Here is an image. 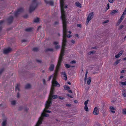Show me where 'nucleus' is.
Segmentation results:
<instances>
[{
  "label": "nucleus",
  "mask_w": 126,
  "mask_h": 126,
  "mask_svg": "<svg viewBox=\"0 0 126 126\" xmlns=\"http://www.w3.org/2000/svg\"><path fill=\"white\" fill-rule=\"evenodd\" d=\"M75 36H77V37H79V35L77 34H75Z\"/></svg>",
  "instance_id": "nucleus-63"
},
{
  "label": "nucleus",
  "mask_w": 126,
  "mask_h": 126,
  "mask_svg": "<svg viewBox=\"0 0 126 126\" xmlns=\"http://www.w3.org/2000/svg\"><path fill=\"white\" fill-rule=\"evenodd\" d=\"M57 95H52V96H51V97L52 98H52L53 99H55L57 98Z\"/></svg>",
  "instance_id": "nucleus-30"
},
{
  "label": "nucleus",
  "mask_w": 126,
  "mask_h": 126,
  "mask_svg": "<svg viewBox=\"0 0 126 126\" xmlns=\"http://www.w3.org/2000/svg\"><path fill=\"white\" fill-rule=\"evenodd\" d=\"M62 58H61V57H59L56 69L53 76L54 77L52 81V87H54L55 86H57L58 87H59L60 86L59 84L57 81L55 80V78L57 75V73L59 69V67L61 65V62L62 61Z\"/></svg>",
  "instance_id": "nucleus-3"
},
{
  "label": "nucleus",
  "mask_w": 126,
  "mask_h": 126,
  "mask_svg": "<svg viewBox=\"0 0 126 126\" xmlns=\"http://www.w3.org/2000/svg\"><path fill=\"white\" fill-rule=\"evenodd\" d=\"M120 85L121 86L124 85H126V81L125 82H120Z\"/></svg>",
  "instance_id": "nucleus-20"
},
{
  "label": "nucleus",
  "mask_w": 126,
  "mask_h": 126,
  "mask_svg": "<svg viewBox=\"0 0 126 126\" xmlns=\"http://www.w3.org/2000/svg\"><path fill=\"white\" fill-rule=\"evenodd\" d=\"M13 17L12 16H11L8 19V21L9 22H11L13 20Z\"/></svg>",
  "instance_id": "nucleus-25"
},
{
  "label": "nucleus",
  "mask_w": 126,
  "mask_h": 126,
  "mask_svg": "<svg viewBox=\"0 0 126 126\" xmlns=\"http://www.w3.org/2000/svg\"><path fill=\"white\" fill-rule=\"evenodd\" d=\"M125 72V70H122L121 72V73H124Z\"/></svg>",
  "instance_id": "nucleus-61"
},
{
  "label": "nucleus",
  "mask_w": 126,
  "mask_h": 126,
  "mask_svg": "<svg viewBox=\"0 0 126 126\" xmlns=\"http://www.w3.org/2000/svg\"><path fill=\"white\" fill-rule=\"evenodd\" d=\"M58 98L60 99L63 100L64 99V97L63 96H59Z\"/></svg>",
  "instance_id": "nucleus-39"
},
{
  "label": "nucleus",
  "mask_w": 126,
  "mask_h": 126,
  "mask_svg": "<svg viewBox=\"0 0 126 126\" xmlns=\"http://www.w3.org/2000/svg\"><path fill=\"white\" fill-rule=\"evenodd\" d=\"M54 65L53 64H51L50 65V66L49 67V69L50 71H53L54 68Z\"/></svg>",
  "instance_id": "nucleus-13"
},
{
  "label": "nucleus",
  "mask_w": 126,
  "mask_h": 126,
  "mask_svg": "<svg viewBox=\"0 0 126 126\" xmlns=\"http://www.w3.org/2000/svg\"><path fill=\"white\" fill-rule=\"evenodd\" d=\"M123 60H126V57H125L123 59Z\"/></svg>",
  "instance_id": "nucleus-64"
},
{
  "label": "nucleus",
  "mask_w": 126,
  "mask_h": 126,
  "mask_svg": "<svg viewBox=\"0 0 126 126\" xmlns=\"http://www.w3.org/2000/svg\"><path fill=\"white\" fill-rule=\"evenodd\" d=\"M121 61V59H119V60H117L114 63V65H116L118 64Z\"/></svg>",
  "instance_id": "nucleus-23"
},
{
  "label": "nucleus",
  "mask_w": 126,
  "mask_h": 126,
  "mask_svg": "<svg viewBox=\"0 0 126 126\" xmlns=\"http://www.w3.org/2000/svg\"><path fill=\"white\" fill-rule=\"evenodd\" d=\"M118 12V10H114L112 11L110 13V14L111 15H113L114 14L116 13H117Z\"/></svg>",
  "instance_id": "nucleus-17"
},
{
  "label": "nucleus",
  "mask_w": 126,
  "mask_h": 126,
  "mask_svg": "<svg viewBox=\"0 0 126 126\" xmlns=\"http://www.w3.org/2000/svg\"><path fill=\"white\" fill-rule=\"evenodd\" d=\"M39 0H32L30 5L29 11L30 12L34 11L37 6Z\"/></svg>",
  "instance_id": "nucleus-4"
},
{
  "label": "nucleus",
  "mask_w": 126,
  "mask_h": 126,
  "mask_svg": "<svg viewBox=\"0 0 126 126\" xmlns=\"http://www.w3.org/2000/svg\"><path fill=\"white\" fill-rule=\"evenodd\" d=\"M95 52V51H92L89 52L90 54H94Z\"/></svg>",
  "instance_id": "nucleus-38"
},
{
  "label": "nucleus",
  "mask_w": 126,
  "mask_h": 126,
  "mask_svg": "<svg viewBox=\"0 0 126 126\" xmlns=\"http://www.w3.org/2000/svg\"><path fill=\"white\" fill-rule=\"evenodd\" d=\"M109 22V20H107L106 21H104V22H103V23L104 24H105L108 22Z\"/></svg>",
  "instance_id": "nucleus-47"
},
{
  "label": "nucleus",
  "mask_w": 126,
  "mask_h": 126,
  "mask_svg": "<svg viewBox=\"0 0 126 126\" xmlns=\"http://www.w3.org/2000/svg\"><path fill=\"white\" fill-rule=\"evenodd\" d=\"M71 42L73 44H74L75 43V41L72 40L71 41Z\"/></svg>",
  "instance_id": "nucleus-46"
},
{
  "label": "nucleus",
  "mask_w": 126,
  "mask_h": 126,
  "mask_svg": "<svg viewBox=\"0 0 126 126\" xmlns=\"http://www.w3.org/2000/svg\"><path fill=\"white\" fill-rule=\"evenodd\" d=\"M38 50V48L37 47H35L33 48V50L34 51H36Z\"/></svg>",
  "instance_id": "nucleus-34"
},
{
  "label": "nucleus",
  "mask_w": 126,
  "mask_h": 126,
  "mask_svg": "<svg viewBox=\"0 0 126 126\" xmlns=\"http://www.w3.org/2000/svg\"><path fill=\"white\" fill-rule=\"evenodd\" d=\"M20 95L18 93H17V97L18 98H19L20 97Z\"/></svg>",
  "instance_id": "nucleus-48"
},
{
  "label": "nucleus",
  "mask_w": 126,
  "mask_h": 126,
  "mask_svg": "<svg viewBox=\"0 0 126 126\" xmlns=\"http://www.w3.org/2000/svg\"><path fill=\"white\" fill-rule=\"evenodd\" d=\"M122 112L124 114H126V109H122Z\"/></svg>",
  "instance_id": "nucleus-28"
},
{
  "label": "nucleus",
  "mask_w": 126,
  "mask_h": 126,
  "mask_svg": "<svg viewBox=\"0 0 126 126\" xmlns=\"http://www.w3.org/2000/svg\"><path fill=\"white\" fill-rule=\"evenodd\" d=\"M31 87V85L29 84H27L25 87V88H26L28 89L30 88Z\"/></svg>",
  "instance_id": "nucleus-26"
},
{
  "label": "nucleus",
  "mask_w": 126,
  "mask_h": 126,
  "mask_svg": "<svg viewBox=\"0 0 126 126\" xmlns=\"http://www.w3.org/2000/svg\"><path fill=\"white\" fill-rule=\"evenodd\" d=\"M11 103L12 105L13 106H15L16 104V101L15 100H13L11 101Z\"/></svg>",
  "instance_id": "nucleus-16"
},
{
  "label": "nucleus",
  "mask_w": 126,
  "mask_h": 126,
  "mask_svg": "<svg viewBox=\"0 0 126 126\" xmlns=\"http://www.w3.org/2000/svg\"><path fill=\"white\" fill-rule=\"evenodd\" d=\"M53 76V75H52V76L51 75V76H50L48 80H49L51 79V78L52 77V76Z\"/></svg>",
  "instance_id": "nucleus-53"
},
{
  "label": "nucleus",
  "mask_w": 126,
  "mask_h": 126,
  "mask_svg": "<svg viewBox=\"0 0 126 126\" xmlns=\"http://www.w3.org/2000/svg\"><path fill=\"white\" fill-rule=\"evenodd\" d=\"M60 5L62 14L61 17L62 19L63 25V40L62 46L60 55L59 57L63 58L64 55V48L66 42V38L67 37V34L68 32L71 34V32L70 31H67L66 29V22L65 16V13L64 8H67V5L64 4V0H60Z\"/></svg>",
  "instance_id": "nucleus-1"
},
{
  "label": "nucleus",
  "mask_w": 126,
  "mask_h": 126,
  "mask_svg": "<svg viewBox=\"0 0 126 126\" xmlns=\"http://www.w3.org/2000/svg\"><path fill=\"white\" fill-rule=\"evenodd\" d=\"M39 21V18H37L35 19L34 20V22H38Z\"/></svg>",
  "instance_id": "nucleus-31"
},
{
  "label": "nucleus",
  "mask_w": 126,
  "mask_h": 126,
  "mask_svg": "<svg viewBox=\"0 0 126 126\" xmlns=\"http://www.w3.org/2000/svg\"><path fill=\"white\" fill-rule=\"evenodd\" d=\"M76 63V61L74 60H73L71 61L70 63L71 64L75 63Z\"/></svg>",
  "instance_id": "nucleus-40"
},
{
  "label": "nucleus",
  "mask_w": 126,
  "mask_h": 126,
  "mask_svg": "<svg viewBox=\"0 0 126 126\" xmlns=\"http://www.w3.org/2000/svg\"><path fill=\"white\" fill-rule=\"evenodd\" d=\"M126 14H124V13H123L122 14V15L121 16V17H123V18H124V15Z\"/></svg>",
  "instance_id": "nucleus-51"
},
{
  "label": "nucleus",
  "mask_w": 126,
  "mask_h": 126,
  "mask_svg": "<svg viewBox=\"0 0 126 126\" xmlns=\"http://www.w3.org/2000/svg\"><path fill=\"white\" fill-rule=\"evenodd\" d=\"M75 4L78 7L80 8L81 7V4L78 2H77L75 3Z\"/></svg>",
  "instance_id": "nucleus-22"
},
{
  "label": "nucleus",
  "mask_w": 126,
  "mask_h": 126,
  "mask_svg": "<svg viewBox=\"0 0 126 126\" xmlns=\"http://www.w3.org/2000/svg\"><path fill=\"white\" fill-rule=\"evenodd\" d=\"M4 71V69L2 68L0 70V74H1Z\"/></svg>",
  "instance_id": "nucleus-42"
},
{
  "label": "nucleus",
  "mask_w": 126,
  "mask_h": 126,
  "mask_svg": "<svg viewBox=\"0 0 126 126\" xmlns=\"http://www.w3.org/2000/svg\"><path fill=\"white\" fill-rule=\"evenodd\" d=\"M23 11V9L22 8H19L15 13V15L16 16H17L18 14L22 12Z\"/></svg>",
  "instance_id": "nucleus-9"
},
{
  "label": "nucleus",
  "mask_w": 126,
  "mask_h": 126,
  "mask_svg": "<svg viewBox=\"0 0 126 126\" xmlns=\"http://www.w3.org/2000/svg\"><path fill=\"white\" fill-rule=\"evenodd\" d=\"M65 67L66 68H69L70 67V66L69 64H65Z\"/></svg>",
  "instance_id": "nucleus-35"
},
{
  "label": "nucleus",
  "mask_w": 126,
  "mask_h": 126,
  "mask_svg": "<svg viewBox=\"0 0 126 126\" xmlns=\"http://www.w3.org/2000/svg\"><path fill=\"white\" fill-rule=\"evenodd\" d=\"M62 75L63 78L65 80H67V77L65 71L64 70L61 73Z\"/></svg>",
  "instance_id": "nucleus-8"
},
{
  "label": "nucleus",
  "mask_w": 126,
  "mask_h": 126,
  "mask_svg": "<svg viewBox=\"0 0 126 126\" xmlns=\"http://www.w3.org/2000/svg\"><path fill=\"white\" fill-rule=\"evenodd\" d=\"M72 36V35H70V34L68 35L67 36V37L69 38L70 37H71Z\"/></svg>",
  "instance_id": "nucleus-54"
},
{
  "label": "nucleus",
  "mask_w": 126,
  "mask_h": 126,
  "mask_svg": "<svg viewBox=\"0 0 126 126\" xmlns=\"http://www.w3.org/2000/svg\"><path fill=\"white\" fill-rule=\"evenodd\" d=\"M66 106L68 107H70L71 106V104H66Z\"/></svg>",
  "instance_id": "nucleus-49"
},
{
  "label": "nucleus",
  "mask_w": 126,
  "mask_h": 126,
  "mask_svg": "<svg viewBox=\"0 0 126 126\" xmlns=\"http://www.w3.org/2000/svg\"><path fill=\"white\" fill-rule=\"evenodd\" d=\"M121 22L118 20V21L117 22L116 24V26H118Z\"/></svg>",
  "instance_id": "nucleus-37"
},
{
  "label": "nucleus",
  "mask_w": 126,
  "mask_h": 126,
  "mask_svg": "<svg viewBox=\"0 0 126 126\" xmlns=\"http://www.w3.org/2000/svg\"><path fill=\"white\" fill-rule=\"evenodd\" d=\"M51 104V101H46L45 104V107L44 109L43 112L42 113L41 117L39 118V120L37 122L35 126H39L42 123L43 120L44 119V117H48L49 116V114L46 113H50L51 111L47 110V109L50 106Z\"/></svg>",
  "instance_id": "nucleus-2"
},
{
  "label": "nucleus",
  "mask_w": 126,
  "mask_h": 126,
  "mask_svg": "<svg viewBox=\"0 0 126 126\" xmlns=\"http://www.w3.org/2000/svg\"><path fill=\"white\" fill-rule=\"evenodd\" d=\"M7 123L6 120H3L2 123V126H6Z\"/></svg>",
  "instance_id": "nucleus-18"
},
{
  "label": "nucleus",
  "mask_w": 126,
  "mask_h": 126,
  "mask_svg": "<svg viewBox=\"0 0 126 126\" xmlns=\"http://www.w3.org/2000/svg\"><path fill=\"white\" fill-rule=\"evenodd\" d=\"M31 29L30 28H28L26 29V30L27 31H30L31 30Z\"/></svg>",
  "instance_id": "nucleus-43"
},
{
  "label": "nucleus",
  "mask_w": 126,
  "mask_h": 126,
  "mask_svg": "<svg viewBox=\"0 0 126 126\" xmlns=\"http://www.w3.org/2000/svg\"><path fill=\"white\" fill-rule=\"evenodd\" d=\"M122 94L124 97L126 96V90H124L123 91Z\"/></svg>",
  "instance_id": "nucleus-24"
},
{
  "label": "nucleus",
  "mask_w": 126,
  "mask_h": 126,
  "mask_svg": "<svg viewBox=\"0 0 126 126\" xmlns=\"http://www.w3.org/2000/svg\"><path fill=\"white\" fill-rule=\"evenodd\" d=\"M124 26L123 25H120L119 27L118 30H121V29H122V28H123Z\"/></svg>",
  "instance_id": "nucleus-36"
},
{
  "label": "nucleus",
  "mask_w": 126,
  "mask_h": 126,
  "mask_svg": "<svg viewBox=\"0 0 126 126\" xmlns=\"http://www.w3.org/2000/svg\"><path fill=\"white\" fill-rule=\"evenodd\" d=\"M27 41L25 40H22V43L24 42H27Z\"/></svg>",
  "instance_id": "nucleus-55"
},
{
  "label": "nucleus",
  "mask_w": 126,
  "mask_h": 126,
  "mask_svg": "<svg viewBox=\"0 0 126 126\" xmlns=\"http://www.w3.org/2000/svg\"><path fill=\"white\" fill-rule=\"evenodd\" d=\"M111 3H112L115 1V0H108Z\"/></svg>",
  "instance_id": "nucleus-41"
},
{
  "label": "nucleus",
  "mask_w": 126,
  "mask_h": 126,
  "mask_svg": "<svg viewBox=\"0 0 126 126\" xmlns=\"http://www.w3.org/2000/svg\"><path fill=\"white\" fill-rule=\"evenodd\" d=\"M93 113L94 115H97L99 114V109L97 107L94 108Z\"/></svg>",
  "instance_id": "nucleus-7"
},
{
  "label": "nucleus",
  "mask_w": 126,
  "mask_h": 126,
  "mask_svg": "<svg viewBox=\"0 0 126 126\" xmlns=\"http://www.w3.org/2000/svg\"><path fill=\"white\" fill-rule=\"evenodd\" d=\"M123 52V50L120 51L118 54L115 56V57L116 58H118L122 55Z\"/></svg>",
  "instance_id": "nucleus-14"
},
{
  "label": "nucleus",
  "mask_w": 126,
  "mask_h": 126,
  "mask_svg": "<svg viewBox=\"0 0 126 126\" xmlns=\"http://www.w3.org/2000/svg\"><path fill=\"white\" fill-rule=\"evenodd\" d=\"M67 96H69V97H71V98H72V96L71 95H70L69 94H67Z\"/></svg>",
  "instance_id": "nucleus-56"
},
{
  "label": "nucleus",
  "mask_w": 126,
  "mask_h": 126,
  "mask_svg": "<svg viewBox=\"0 0 126 126\" xmlns=\"http://www.w3.org/2000/svg\"><path fill=\"white\" fill-rule=\"evenodd\" d=\"M3 22V21H0V25H1Z\"/></svg>",
  "instance_id": "nucleus-58"
},
{
  "label": "nucleus",
  "mask_w": 126,
  "mask_h": 126,
  "mask_svg": "<svg viewBox=\"0 0 126 126\" xmlns=\"http://www.w3.org/2000/svg\"><path fill=\"white\" fill-rule=\"evenodd\" d=\"M16 90H18L19 91V86L18 85H17L16 87Z\"/></svg>",
  "instance_id": "nucleus-32"
},
{
  "label": "nucleus",
  "mask_w": 126,
  "mask_h": 126,
  "mask_svg": "<svg viewBox=\"0 0 126 126\" xmlns=\"http://www.w3.org/2000/svg\"><path fill=\"white\" fill-rule=\"evenodd\" d=\"M12 51V49L10 48H9L4 50L3 51V53L4 54H7L10 52Z\"/></svg>",
  "instance_id": "nucleus-10"
},
{
  "label": "nucleus",
  "mask_w": 126,
  "mask_h": 126,
  "mask_svg": "<svg viewBox=\"0 0 126 126\" xmlns=\"http://www.w3.org/2000/svg\"><path fill=\"white\" fill-rule=\"evenodd\" d=\"M44 1L47 4H48L50 5L51 6L54 3L53 1L52 0H50L49 1H47V0H44Z\"/></svg>",
  "instance_id": "nucleus-12"
},
{
  "label": "nucleus",
  "mask_w": 126,
  "mask_h": 126,
  "mask_svg": "<svg viewBox=\"0 0 126 126\" xmlns=\"http://www.w3.org/2000/svg\"><path fill=\"white\" fill-rule=\"evenodd\" d=\"M84 109V110L86 111H88L89 110L87 106H85Z\"/></svg>",
  "instance_id": "nucleus-27"
},
{
  "label": "nucleus",
  "mask_w": 126,
  "mask_h": 126,
  "mask_svg": "<svg viewBox=\"0 0 126 126\" xmlns=\"http://www.w3.org/2000/svg\"><path fill=\"white\" fill-rule=\"evenodd\" d=\"M88 73V71H86V74H85V78H84V81L85 83H86V80L87 79V76Z\"/></svg>",
  "instance_id": "nucleus-19"
},
{
  "label": "nucleus",
  "mask_w": 126,
  "mask_h": 126,
  "mask_svg": "<svg viewBox=\"0 0 126 126\" xmlns=\"http://www.w3.org/2000/svg\"><path fill=\"white\" fill-rule=\"evenodd\" d=\"M94 13L93 12H91L89 14L87 19L86 23L87 24L93 18L94 16Z\"/></svg>",
  "instance_id": "nucleus-5"
},
{
  "label": "nucleus",
  "mask_w": 126,
  "mask_h": 126,
  "mask_svg": "<svg viewBox=\"0 0 126 126\" xmlns=\"http://www.w3.org/2000/svg\"><path fill=\"white\" fill-rule=\"evenodd\" d=\"M109 7H110L109 4V3H108L107 5V7H108V8L107 9V10H108L109 9Z\"/></svg>",
  "instance_id": "nucleus-52"
},
{
  "label": "nucleus",
  "mask_w": 126,
  "mask_h": 126,
  "mask_svg": "<svg viewBox=\"0 0 126 126\" xmlns=\"http://www.w3.org/2000/svg\"><path fill=\"white\" fill-rule=\"evenodd\" d=\"M37 61L38 63H41V61L38 60H37Z\"/></svg>",
  "instance_id": "nucleus-59"
},
{
  "label": "nucleus",
  "mask_w": 126,
  "mask_h": 126,
  "mask_svg": "<svg viewBox=\"0 0 126 126\" xmlns=\"http://www.w3.org/2000/svg\"><path fill=\"white\" fill-rule=\"evenodd\" d=\"M64 88L65 90H69L70 89V87L67 85H65L64 86Z\"/></svg>",
  "instance_id": "nucleus-29"
},
{
  "label": "nucleus",
  "mask_w": 126,
  "mask_h": 126,
  "mask_svg": "<svg viewBox=\"0 0 126 126\" xmlns=\"http://www.w3.org/2000/svg\"><path fill=\"white\" fill-rule=\"evenodd\" d=\"M54 87H52L51 89V91L50 92V95L49 97L48 100L47 101H51L52 100V98L51 97V96H52L53 94H54Z\"/></svg>",
  "instance_id": "nucleus-6"
},
{
  "label": "nucleus",
  "mask_w": 126,
  "mask_h": 126,
  "mask_svg": "<svg viewBox=\"0 0 126 126\" xmlns=\"http://www.w3.org/2000/svg\"><path fill=\"white\" fill-rule=\"evenodd\" d=\"M88 100H87L85 101L84 103V104L85 105V106H87V104H88Z\"/></svg>",
  "instance_id": "nucleus-33"
},
{
  "label": "nucleus",
  "mask_w": 126,
  "mask_h": 126,
  "mask_svg": "<svg viewBox=\"0 0 126 126\" xmlns=\"http://www.w3.org/2000/svg\"><path fill=\"white\" fill-rule=\"evenodd\" d=\"M124 77V76H121L120 77V79H122Z\"/></svg>",
  "instance_id": "nucleus-60"
},
{
  "label": "nucleus",
  "mask_w": 126,
  "mask_h": 126,
  "mask_svg": "<svg viewBox=\"0 0 126 126\" xmlns=\"http://www.w3.org/2000/svg\"><path fill=\"white\" fill-rule=\"evenodd\" d=\"M87 80L88 84L89 85L90 84L91 82V78L90 77H89Z\"/></svg>",
  "instance_id": "nucleus-21"
},
{
  "label": "nucleus",
  "mask_w": 126,
  "mask_h": 126,
  "mask_svg": "<svg viewBox=\"0 0 126 126\" xmlns=\"http://www.w3.org/2000/svg\"><path fill=\"white\" fill-rule=\"evenodd\" d=\"M43 82L44 84H45V79H43Z\"/></svg>",
  "instance_id": "nucleus-57"
},
{
  "label": "nucleus",
  "mask_w": 126,
  "mask_h": 126,
  "mask_svg": "<svg viewBox=\"0 0 126 126\" xmlns=\"http://www.w3.org/2000/svg\"><path fill=\"white\" fill-rule=\"evenodd\" d=\"M124 18H123V17H121L120 18V19L119 20V21L121 22L122 21Z\"/></svg>",
  "instance_id": "nucleus-44"
},
{
  "label": "nucleus",
  "mask_w": 126,
  "mask_h": 126,
  "mask_svg": "<svg viewBox=\"0 0 126 126\" xmlns=\"http://www.w3.org/2000/svg\"><path fill=\"white\" fill-rule=\"evenodd\" d=\"M59 44V42L57 41H55L53 42L55 46V48L56 49H57L59 48L60 46L58 45Z\"/></svg>",
  "instance_id": "nucleus-11"
},
{
  "label": "nucleus",
  "mask_w": 126,
  "mask_h": 126,
  "mask_svg": "<svg viewBox=\"0 0 126 126\" xmlns=\"http://www.w3.org/2000/svg\"><path fill=\"white\" fill-rule=\"evenodd\" d=\"M53 50V49L52 48H48L47 49V50L48 51H52Z\"/></svg>",
  "instance_id": "nucleus-45"
},
{
  "label": "nucleus",
  "mask_w": 126,
  "mask_h": 126,
  "mask_svg": "<svg viewBox=\"0 0 126 126\" xmlns=\"http://www.w3.org/2000/svg\"><path fill=\"white\" fill-rule=\"evenodd\" d=\"M77 26L79 27H81V25L80 24H79L77 25Z\"/></svg>",
  "instance_id": "nucleus-50"
},
{
  "label": "nucleus",
  "mask_w": 126,
  "mask_h": 126,
  "mask_svg": "<svg viewBox=\"0 0 126 126\" xmlns=\"http://www.w3.org/2000/svg\"><path fill=\"white\" fill-rule=\"evenodd\" d=\"M68 91L70 93H72V91L71 90H69Z\"/></svg>",
  "instance_id": "nucleus-62"
},
{
  "label": "nucleus",
  "mask_w": 126,
  "mask_h": 126,
  "mask_svg": "<svg viewBox=\"0 0 126 126\" xmlns=\"http://www.w3.org/2000/svg\"><path fill=\"white\" fill-rule=\"evenodd\" d=\"M110 110L111 111V112L113 113H114L115 112V111L114 110H115V109L113 107H110Z\"/></svg>",
  "instance_id": "nucleus-15"
}]
</instances>
